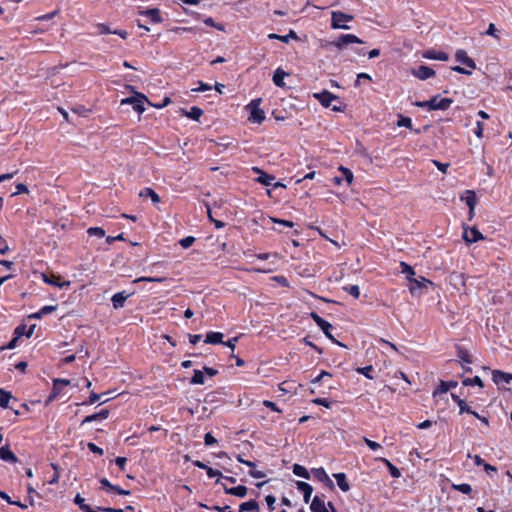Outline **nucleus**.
Segmentation results:
<instances>
[{
    "label": "nucleus",
    "mask_w": 512,
    "mask_h": 512,
    "mask_svg": "<svg viewBox=\"0 0 512 512\" xmlns=\"http://www.w3.org/2000/svg\"><path fill=\"white\" fill-rule=\"evenodd\" d=\"M310 317L314 320L317 326L323 331L325 336L334 341V337L330 333V330L333 328L332 325L320 317L316 312H311Z\"/></svg>",
    "instance_id": "7"
},
{
    "label": "nucleus",
    "mask_w": 512,
    "mask_h": 512,
    "mask_svg": "<svg viewBox=\"0 0 512 512\" xmlns=\"http://www.w3.org/2000/svg\"><path fill=\"white\" fill-rule=\"evenodd\" d=\"M432 162L437 167V169L439 171H441L442 173H447V170H448V168L450 166L449 163H442V162H440L438 160H432Z\"/></svg>",
    "instance_id": "52"
},
{
    "label": "nucleus",
    "mask_w": 512,
    "mask_h": 512,
    "mask_svg": "<svg viewBox=\"0 0 512 512\" xmlns=\"http://www.w3.org/2000/svg\"><path fill=\"white\" fill-rule=\"evenodd\" d=\"M140 14L148 17L150 22L154 24L161 23L163 21L160 10L158 8H150L145 11H141Z\"/></svg>",
    "instance_id": "19"
},
{
    "label": "nucleus",
    "mask_w": 512,
    "mask_h": 512,
    "mask_svg": "<svg viewBox=\"0 0 512 512\" xmlns=\"http://www.w3.org/2000/svg\"><path fill=\"white\" fill-rule=\"evenodd\" d=\"M193 465L195 467L199 468V469L205 470L206 474H207V476L209 478H213V477L221 478V477H223L222 473L219 470L213 469L212 467L206 465L205 463H203L200 460L193 461ZM216 483H219V479L216 480Z\"/></svg>",
    "instance_id": "10"
},
{
    "label": "nucleus",
    "mask_w": 512,
    "mask_h": 512,
    "mask_svg": "<svg viewBox=\"0 0 512 512\" xmlns=\"http://www.w3.org/2000/svg\"><path fill=\"white\" fill-rule=\"evenodd\" d=\"M424 57L432 60L447 61L449 56L443 51L429 50L424 54Z\"/></svg>",
    "instance_id": "25"
},
{
    "label": "nucleus",
    "mask_w": 512,
    "mask_h": 512,
    "mask_svg": "<svg viewBox=\"0 0 512 512\" xmlns=\"http://www.w3.org/2000/svg\"><path fill=\"white\" fill-rule=\"evenodd\" d=\"M70 385V380L68 379H60L56 378L53 380V387L52 390L46 400V404H49L53 402L55 399H57L63 391V388Z\"/></svg>",
    "instance_id": "6"
},
{
    "label": "nucleus",
    "mask_w": 512,
    "mask_h": 512,
    "mask_svg": "<svg viewBox=\"0 0 512 512\" xmlns=\"http://www.w3.org/2000/svg\"><path fill=\"white\" fill-rule=\"evenodd\" d=\"M407 279L411 283V287H410L411 292H413L415 290V288H421L423 286L421 281H419L413 277L408 276Z\"/></svg>",
    "instance_id": "59"
},
{
    "label": "nucleus",
    "mask_w": 512,
    "mask_h": 512,
    "mask_svg": "<svg viewBox=\"0 0 512 512\" xmlns=\"http://www.w3.org/2000/svg\"><path fill=\"white\" fill-rule=\"evenodd\" d=\"M268 38L269 39L279 40V41L284 42V43H288L290 41V39H298V36H297V34H296V32L294 30H290L287 35H278V34H275V33H270L268 35Z\"/></svg>",
    "instance_id": "27"
},
{
    "label": "nucleus",
    "mask_w": 512,
    "mask_h": 512,
    "mask_svg": "<svg viewBox=\"0 0 512 512\" xmlns=\"http://www.w3.org/2000/svg\"><path fill=\"white\" fill-rule=\"evenodd\" d=\"M463 238L467 243H475L484 239V236L477 228L473 227L464 231Z\"/></svg>",
    "instance_id": "14"
},
{
    "label": "nucleus",
    "mask_w": 512,
    "mask_h": 512,
    "mask_svg": "<svg viewBox=\"0 0 512 512\" xmlns=\"http://www.w3.org/2000/svg\"><path fill=\"white\" fill-rule=\"evenodd\" d=\"M42 279L45 283L47 284H50V285H53V286H56V287H63V286H69L70 285V282L69 281H66V282H61V276L60 275H56V274H45L43 273L42 274Z\"/></svg>",
    "instance_id": "11"
},
{
    "label": "nucleus",
    "mask_w": 512,
    "mask_h": 512,
    "mask_svg": "<svg viewBox=\"0 0 512 512\" xmlns=\"http://www.w3.org/2000/svg\"><path fill=\"white\" fill-rule=\"evenodd\" d=\"M462 384L464 386H473L477 385L480 388L484 387L483 380L479 376H474L473 378H466L462 381Z\"/></svg>",
    "instance_id": "39"
},
{
    "label": "nucleus",
    "mask_w": 512,
    "mask_h": 512,
    "mask_svg": "<svg viewBox=\"0 0 512 512\" xmlns=\"http://www.w3.org/2000/svg\"><path fill=\"white\" fill-rule=\"evenodd\" d=\"M288 76L283 69L277 68L273 75V82L277 87L283 88L285 86L284 78Z\"/></svg>",
    "instance_id": "28"
},
{
    "label": "nucleus",
    "mask_w": 512,
    "mask_h": 512,
    "mask_svg": "<svg viewBox=\"0 0 512 512\" xmlns=\"http://www.w3.org/2000/svg\"><path fill=\"white\" fill-rule=\"evenodd\" d=\"M261 102V98H256L251 100V102L246 106V109L249 111L248 120L252 123L261 124L265 120V112L260 108Z\"/></svg>",
    "instance_id": "2"
},
{
    "label": "nucleus",
    "mask_w": 512,
    "mask_h": 512,
    "mask_svg": "<svg viewBox=\"0 0 512 512\" xmlns=\"http://www.w3.org/2000/svg\"><path fill=\"white\" fill-rule=\"evenodd\" d=\"M204 443L206 446H212L217 443V440L211 433L208 432L204 436Z\"/></svg>",
    "instance_id": "55"
},
{
    "label": "nucleus",
    "mask_w": 512,
    "mask_h": 512,
    "mask_svg": "<svg viewBox=\"0 0 512 512\" xmlns=\"http://www.w3.org/2000/svg\"><path fill=\"white\" fill-rule=\"evenodd\" d=\"M356 371L359 373V374H362L364 375L366 378L368 379H374V376H373V366L372 365H368V366H365V367H359L356 369Z\"/></svg>",
    "instance_id": "42"
},
{
    "label": "nucleus",
    "mask_w": 512,
    "mask_h": 512,
    "mask_svg": "<svg viewBox=\"0 0 512 512\" xmlns=\"http://www.w3.org/2000/svg\"><path fill=\"white\" fill-rule=\"evenodd\" d=\"M398 127H406L408 129H412L413 124L410 117H406L403 115H398V121H397Z\"/></svg>",
    "instance_id": "41"
},
{
    "label": "nucleus",
    "mask_w": 512,
    "mask_h": 512,
    "mask_svg": "<svg viewBox=\"0 0 512 512\" xmlns=\"http://www.w3.org/2000/svg\"><path fill=\"white\" fill-rule=\"evenodd\" d=\"M26 333H27V326L25 324L18 325L14 330V336L17 337L18 339L21 336L26 335Z\"/></svg>",
    "instance_id": "49"
},
{
    "label": "nucleus",
    "mask_w": 512,
    "mask_h": 512,
    "mask_svg": "<svg viewBox=\"0 0 512 512\" xmlns=\"http://www.w3.org/2000/svg\"><path fill=\"white\" fill-rule=\"evenodd\" d=\"M315 97L324 107H330L332 105V102L334 100H337V96L326 90L321 93L315 94Z\"/></svg>",
    "instance_id": "15"
},
{
    "label": "nucleus",
    "mask_w": 512,
    "mask_h": 512,
    "mask_svg": "<svg viewBox=\"0 0 512 512\" xmlns=\"http://www.w3.org/2000/svg\"><path fill=\"white\" fill-rule=\"evenodd\" d=\"M465 194H466L464 197L465 203L469 207L470 213L472 214L473 210L475 208V205L477 203L476 195H475L474 191H471V190H467Z\"/></svg>",
    "instance_id": "31"
},
{
    "label": "nucleus",
    "mask_w": 512,
    "mask_h": 512,
    "mask_svg": "<svg viewBox=\"0 0 512 512\" xmlns=\"http://www.w3.org/2000/svg\"><path fill=\"white\" fill-rule=\"evenodd\" d=\"M97 28L99 34H112L113 32V30H111L109 26L104 23L98 24Z\"/></svg>",
    "instance_id": "62"
},
{
    "label": "nucleus",
    "mask_w": 512,
    "mask_h": 512,
    "mask_svg": "<svg viewBox=\"0 0 512 512\" xmlns=\"http://www.w3.org/2000/svg\"><path fill=\"white\" fill-rule=\"evenodd\" d=\"M198 84L199 86L197 88L192 89L193 92H205L212 89L211 85L204 83L202 81H199Z\"/></svg>",
    "instance_id": "53"
},
{
    "label": "nucleus",
    "mask_w": 512,
    "mask_h": 512,
    "mask_svg": "<svg viewBox=\"0 0 512 512\" xmlns=\"http://www.w3.org/2000/svg\"><path fill=\"white\" fill-rule=\"evenodd\" d=\"M455 59L456 61L466 65L467 67L471 69L476 68L475 61L468 56L467 52L465 50L459 49L455 53Z\"/></svg>",
    "instance_id": "13"
},
{
    "label": "nucleus",
    "mask_w": 512,
    "mask_h": 512,
    "mask_svg": "<svg viewBox=\"0 0 512 512\" xmlns=\"http://www.w3.org/2000/svg\"><path fill=\"white\" fill-rule=\"evenodd\" d=\"M324 498H325V496L323 494L315 495L311 501L310 510L312 512H330L328 510V508L326 507Z\"/></svg>",
    "instance_id": "9"
},
{
    "label": "nucleus",
    "mask_w": 512,
    "mask_h": 512,
    "mask_svg": "<svg viewBox=\"0 0 512 512\" xmlns=\"http://www.w3.org/2000/svg\"><path fill=\"white\" fill-rule=\"evenodd\" d=\"M147 102L151 105L149 99L142 93H136L135 96L127 97L121 100V105H132L133 109L138 113L145 111L144 104Z\"/></svg>",
    "instance_id": "4"
},
{
    "label": "nucleus",
    "mask_w": 512,
    "mask_h": 512,
    "mask_svg": "<svg viewBox=\"0 0 512 512\" xmlns=\"http://www.w3.org/2000/svg\"><path fill=\"white\" fill-rule=\"evenodd\" d=\"M338 170L342 173L343 178L346 180L348 185H351L354 179L352 171L344 166H340Z\"/></svg>",
    "instance_id": "40"
},
{
    "label": "nucleus",
    "mask_w": 512,
    "mask_h": 512,
    "mask_svg": "<svg viewBox=\"0 0 512 512\" xmlns=\"http://www.w3.org/2000/svg\"><path fill=\"white\" fill-rule=\"evenodd\" d=\"M74 503L82 512H91V506L85 503V499L80 494L75 496Z\"/></svg>",
    "instance_id": "36"
},
{
    "label": "nucleus",
    "mask_w": 512,
    "mask_h": 512,
    "mask_svg": "<svg viewBox=\"0 0 512 512\" xmlns=\"http://www.w3.org/2000/svg\"><path fill=\"white\" fill-rule=\"evenodd\" d=\"M413 75L420 80H426L433 77L435 75V71L429 66L420 65L413 71Z\"/></svg>",
    "instance_id": "12"
},
{
    "label": "nucleus",
    "mask_w": 512,
    "mask_h": 512,
    "mask_svg": "<svg viewBox=\"0 0 512 512\" xmlns=\"http://www.w3.org/2000/svg\"><path fill=\"white\" fill-rule=\"evenodd\" d=\"M183 113L186 117L199 121L200 117L203 115V110L197 106H193L189 111L183 110Z\"/></svg>",
    "instance_id": "30"
},
{
    "label": "nucleus",
    "mask_w": 512,
    "mask_h": 512,
    "mask_svg": "<svg viewBox=\"0 0 512 512\" xmlns=\"http://www.w3.org/2000/svg\"><path fill=\"white\" fill-rule=\"evenodd\" d=\"M223 488H224V492L226 494L233 495V496H236L239 498H244L248 493V489L244 485H239V486L230 487V488H228L224 485Z\"/></svg>",
    "instance_id": "20"
},
{
    "label": "nucleus",
    "mask_w": 512,
    "mask_h": 512,
    "mask_svg": "<svg viewBox=\"0 0 512 512\" xmlns=\"http://www.w3.org/2000/svg\"><path fill=\"white\" fill-rule=\"evenodd\" d=\"M354 43L362 44L363 41L360 38H358L356 35H354V34H341L335 40H333L330 43V45H332L335 48L341 50L345 46H347L349 44H354Z\"/></svg>",
    "instance_id": "5"
},
{
    "label": "nucleus",
    "mask_w": 512,
    "mask_h": 512,
    "mask_svg": "<svg viewBox=\"0 0 512 512\" xmlns=\"http://www.w3.org/2000/svg\"><path fill=\"white\" fill-rule=\"evenodd\" d=\"M314 475L319 481H322V482H324L325 479L328 477L327 473L325 472V470L323 468L315 469Z\"/></svg>",
    "instance_id": "51"
},
{
    "label": "nucleus",
    "mask_w": 512,
    "mask_h": 512,
    "mask_svg": "<svg viewBox=\"0 0 512 512\" xmlns=\"http://www.w3.org/2000/svg\"><path fill=\"white\" fill-rule=\"evenodd\" d=\"M166 281L165 277H139L135 280V282H156V283H163Z\"/></svg>",
    "instance_id": "46"
},
{
    "label": "nucleus",
    "mask_w": 512,
    "mask_h": 512,
    "mask_svg": "<svg viewBox=\"0 0 512 512\" xmlns=\"http://www.w3.org/2000/svg\"><path fill=\"white\" fill-rule=\"evenodd\" d=\"M99 482L101 484V489L110 491L111 488H114V485L106 478H101Z\"/></svg>",
    "instance_id": "63"
},
{
    "label": "nucleus",
    "mask_w": 512,
    "mask_h": 512,
    "mask_svg": "<svg viewBox=\"0 0 512 512\" xmlns=\"http://www.w3.org/2000/svg\"><path fill=\"white\" fill-rule=\"evenodd\" d=\"M492 379L497 385H499L502 382L508 384L510 383V381H512V375L500 370H493Z\"/></svg>",
    "instance_id": "21"
},
{
    "label": "nucleus",
    "mask_w": 512,
    "mask_h": 512,
    "mask_svg": "<svg viewBox=\"0 0 512 512\" xmlns=\"http://www.w3.org/2000/svg\"><path fill=\"white\" fill-rule=\"evenodd\" d=\"M88 449L92 452V453H95V454H98L100 456L103 455L104 451L102 448L98 447L96 444L94 443H88L87 445Z\"/></svg>",
    "instance_id": "58"
},
{
    "label": "nucleus",
    "mask_w": 512,
    "mask_h": 512,
    "mask_svg": "<svg viewBox=\"0 0 512 512\" xmlns=\"http://www.w3.org/2000/svg\"><path fill=\"white\" fill-rule=\"evenodd\" d=\"M452 400L458 405L459 413H468L474 415L476 411L472 410V408L466 403L465 400L461 399L458 395L451 393Z\"/></svg>",
    "instance_id": "17"
},
{
    "label": "nucleus",
    "mask_w": 512,
    "mask_h": 512,
    "mask_svg": "<svg viewBox=\"0 0 512 512\" xmlns=\"http://www.w3.org/2000/svg\"><path fill=\"white\" fill-rule=\"evenodd\" d=\"M401 272L407 274V277H412L415 275L414 269L407 264L406 262H400Z\"/></svg>",
    "instance_id": "47"
},
{
    "label": "nucleus",
    "mask_w": 512,
    "mask_h": 512,
    "mask_svg": "<svg viewBox=\"0 0 512 512\" xmlns=\"http://www.w3.org/2000/svg\"><path fill=\"white\" fill-rule=\"evenodd\" d=\"M354 16L351 14L344 13L342 11H332L331 12V28L332 29H343L348 30L350 26L346 23L353 21Z\"/></svg>",
    "instance_id": "3"
},
{
    "label": "nucleus",
    "mask_w": 512,
    "mask_h": 512,
    "mask_svg": "<svg viewBox=\"0 0 512 512\" xmlns=\"http://www.w3.org/2000/svg\"><path fill=\"white\" fill-rule=\"evenodd\" d=\"M91 512H123V510L115 508L91 507Z\"/></svg>",
    "instance_id": "60"
},
{
    "label": "nucleus",
    "mask_w": 512,
    "mask_h": 512,
    "mask_svg": "<svg viewBox=\"0 0 512 512\" xmlns=\"http://www.w3.org/2000/svg\"><path fill=\"white\" fill-rule=\"evenodd\" d=\"M452 103L453 100L451 98H441L439 95H436L426 101H417L414 103V105L420 108H426L429 111H444L447 110Z\"/></svg>",
    "instance_id": "1"
},
{
    "label": "nucleus",
    "mask_w": 512,
    "mask_h": 512,
    "mask_svg": "<svg viewBox=\"0 0 512 512\" xmlns=\"http://www.w3.org/2000/svg\"><path fill=\"white\" fill-rule=\"evenodd\" d=\"M195 241H196L195 237L187 236V237L181 239L179 243H180L182 248L187 249L190 246H192L195 243Z\"/></svg>",
    "instance_id": "48"
},
{
    "label": "nucleus",
    "mask_w": 512,
    "mask_h": 512,
    "mask_svg": "<svg viewBox=\"0 0 512 512\" xmlns=\"http://www.w3.org/2000/svg\"><path fill=\"white\" fill-rule=\"evenodd\" d=\"M296 485L297 489L303 493L304 502L308 504L313 493V487L309 483L303 481H297Z\"/></svg>",
    "instance_id": "16"
},
{
    "label": "nucleus",
    "mask_w": 512,
    "mask_h": 512,
    "mask_svg": "<svg viewBox=\"0 0 512 512\" xmlns=\"http://www.w3.org/2000/svg\"><path fill=\"white\" fill-rule=\"evenodd\" d=\"M456 352H457V357L462 360L463 362L467 363V364H470L472 363V357L471 355L469 354V352L467 351V349H465L464 347L462 346H457L456 348Z\"/></svg>",
    "instance_id": "34"
},
{
    "label": "nucleus",
    "mask_w": 512,
    "mask_h": 512,
    "mask_svg": "<svg viewBox=\"0 0 512 512\" xmlns=\"http://www.w3.org/2000/svg\"><path fill=\"white\" fill-rule=\"evenodd\" d=\"M0 459L10 463H16L18 461V458L11 451L8 445L0 448Z\"/></svg>",
    "instance_id": "22"
},
{
    "label": "nucleus",
    "mask_w": 512,
    "mask_h": 512,
    "mask_svg": "<svg viewBox=\"0 0 512 512\" xmlns=\"http://www.w3.org/2000/svg\"><path fill=\"white\" fill-rule=\"evenodd\" d=\"M12 398V395L10 392L5 391L4 389H0V407L1 408H8V404L10 399Z\"/></svg>",
    "instance_id": "38"
},
{
    "label": "nucleus",
    "mask_w": 512,
    "mask_h": 512,
    "mask_svg": "<svg viewBox=\"0 0 512 512\" xmlns=\"http://www.w3.org/2000/svg\"><path fill=\"white\" fill-rule=\"evenodd\" d=\"M223 337H224V335L221 332L210 331L206 334L205 343L213 344V345L222 344V343H224Z\"/></svg>",
    "instance_id": "23"
},
{
    "label": "nucleus",
    "mask_w": 512,
    "mask_h": 512,
    "mask_svg": "<svg viewBox=\"0 0 512 512\" xmlns=\"http://www.w3.org/2000/svg\"><path fill=\"white\" fill-rule=\"evenodd\" d=\"M312 402L316 405H321V406H324L326 408H330L331 407V402L326 399V398H315L312 400Z\"/></svg>",
    "instance_id": "54"
},
{
    "label": "nucleus",
    "mask_w": 512,
    "mask_h": 512,
    "mask_svg": "<svg viewBox=\"0 0 512 512\" xmlns=\"http://www.w3.org/2000/svg\"><path fill=\"white\" fill-rule=\"evenodd\" d=\"M376 460L382 462L388 468L390 475L393 478L401 477L400 470L396 466H394L388 459L380 457V458H376Z\"/></svg>",
    "instance_id": "26"
},
{
    "label": "nucleus",
    "mask_w": 512,
    "mask_h": 512,
    "mask_svg": "<svg viewBox=\"0 0 512 512\" xmlns=\"http://www.w3.org/2000/svg\"><path fill=\"white\" fill-rule=\"evenodd\" d=\"M293 473L296 476L304 478V479H309L310 478V474H309L308 470L304 466H302L300 464H294L293 465Z\"/></svg>",
    "instance_id": "35"
},
{
    "label": "nucleus",
    "mask_w": 512,
    "mask_h": 512,
    "mask_svg": "<svg viewBox=\"0 0 512 512\" xmlns=\"http://www.w3.org/2000/svg\"><path fill=\"white\" fill-rule=\"evenodd\" d=\"M263 405L269 409H271L272 411H275V412H278V413H281V409L277 406L276 403L270 401V400H264L263 401Z\"/></svg>",
    "instance_id": "56"
},
{
    "label": "nucleus",
    "mask_w": 512,
    "mask_h": 512,
    "mask_svg": "<svg viewBox=\"0 0 512 512\" xmlns=\"http://www.w3.org/2000/svg\"><path fill=\"white\" fill-rule=\"evenodd\" d=\"M343 290L353 296L355 299H358L360 296V289L357 285H348L343 287Z\"/></svg>",
    "instance_id": "45"
},
{
    "label": "nucleus",
    "mask_w": 512,
    "mask_h": 512,
    "mask_svg": "<svg viewBox=\"0 0 512 512\" xmlns=\"http://www.w3.org/2000/svg\"><path fill=\"white\" fill-rule=\"evenodd\" d=\"M131 294H126L125 291L118 292L114 294L111 298L112 305L114 309L123 308L125 305V301Z\"/></svg>",
    "instance_id": "18"
},
{
    "label": "nucleus",
    "mask_w": 512,
    "mask_h": 512,
    "mask_svg": "<svg viewBox=\"0 0 512 512\" xmlns=\"http://www.w3.org/2000/svg\"><path fill=\"white\" fill-rule=\"evenodd\" d=\"M115 463L120 468V470L124 471L126 469L127 458L126 457H117L115 459Z\"/></svg>",
    "instance_id": "64"
},
{
    "label": "nucleus",
    "mask_w": 512,
    "mask_h": 512,
    "mask_svg": "<svg viewBox=\"0 0 512 512\" xmlns=\"http://www.w3.org/2000/svg\"><path fill=\"white\" fill-rule=\"evenodd\" d=\"M99 399H100V395L99 394H97L95 392H91L90 395H89V398L86 401H84L82 403V405H92L95 402H97Z\"/></svg>",
    "instance_id": "50"
},
{
    "label": "nucleus",
    "mask_w": 512,
    "mask_h": 512,
    "mask_svg": "<svg viewBox=\"0 0 512 512\" xmlns=\"http://www.w3.org/2000/svg\"><path fill=\"white\" fill-rule=\"evenodd\" d=\"M252 171L259 175L256 178V181L258 183H261L264 186L272 185V182L275 180V176L274 175H271V174H268V173L264 172L259 167H252Z\"/></svg>",
    "instance_id": "8"
},
{
    "label": "nucleus",
    "mask_w": 512,
    "mask_h": 512,
    "mask_svg": "<svg viewBox=\"0 0 512 512\" xmlns=\"http://www.w3.org/2000/svg\"><path fill=\"white\" fill-rule=\"evenodd\" d=\"M458 385L457 381H440V384L436 391L434 392V395L437 393H446L451 388H455Z\"/></svg>",
    "instance_id": "32"
},
{
    "label": "nucleus",
    "mask_w": 512,
    "mask_h": 512,
    "mask_svg": "<svg viewBox=\"0 0 512 512\" xmlns=\"http://www.w3.org/2000/svg\"><path fill=\"white\" fill-rule=\"evenodd\" d=\"M139 196L146 198L149 197L154 204L160 202L159 195L150 187H145L144 189H142L139 193Z\"/></svg>",
    "instance_id": "29"
},
{
    "label": "nucleus",
    "mask_w": 512,
    "mask_h": 512,
    "mask_svg": "<svg viewBox=\"0 0 512 512\" xmlns=\"http://www.w3.org/2000/svg\"><path fill=\"white\" fill-rule=\"evenodd\" d=\"M364 442L373 451L378 450V449L381 448V445L379 443H377L375 441H372V440H370V439H368L366 437L364 438Z\"/></svg>",
    "instance_id": "61"
},
{
    "label": "nucleus",
    "mask_w": 512,
    "mask_h": 512,
    "mask_svg": "<svg viewBox=\"0 0 512 512\" xmlns=\"http://www.w3.org/2000/svg\"><path fill=\"white\" fill-rule=\"evenodd\" d=\"M452 488L456 491L463 493V494H470L472 492V487L468 483L453 484Z\"/></svg>",
    "instance_id": "43"
},
{
    "label": "nucleus",
    "mask_w": 512,
    "mask_h": 512,
    "mask_svg": "<svg viewBox=\"0 0 512 512\" xmlns=\"http://www.w3.org/2000/svg\"><path fill=\"white\" fill-rule=\"evenodd\" d=\"M87 234L89 236H96L98 238H103L105 236V230L101 227H90L87 230Z\"/></svg>",
    "instance_id": "44"
},
{
    "label": "nucleus",
    "mask_w": 512,
    "mask_h": 512,
    "mask_svg": "<svg viewBox=\"0 0 512 512\" xmlns=\"http://www.w3.org/2000/svg\"><path fill=\"white\" fill-rule=\"evenodd\" d=\"M28 192H29L28 187L25 184L18 183L16 185V192H14L12 194V196H15V195H18V194H25V193H28Z\"/></svg>",
    "instance_id": "57"
},
{
    "label": "nucleus",
    "mask_w": 512,
    "mask_h": 512,
    "mask_svg": "<svg viewBox=\"0 0 512 512\" xmlns=\"http://www.w3.org/2000/svg\"><path fill=\"white\" fill-rule=\"evenodd\" d=\"M334 478L336 479V482H337V485L338 487L343 491V492H347L350 490V485L347 481V477H346V474L343 473V472H340V473H335L334 475Z\"/></svg>",
    "instance_id": "24"
},
{
    "label": "nucleus",
    "mask_w": 512,
    "mask_h": 512,
    "mask_svg": "<svg viewBox=\"0 0 512 512\" xmlns=\"http://www.w3.org/2000/svg\"><path fill=\"white\" fill-rule=\"evenodd\" d=\"M259 510V504L256 500H249L239 505V512Z\"/></svg>",
    "instance_id": "33"
},
{
    "label": "nucleus",
    "mask_w": 512,
    "mask_h": 512,
    "mask_svg": "<svg viewBox=\"0 0 512 512\" xmlns=\"http://www.w3.org/2000/svg\"><path fill=\"white\" fill-rule=\"evenodd\" d=\"M193 385H203L205 383L204 372L201 370H194L193 377L190 380Z\"/></svg>",
    "instance_id": "37"
}]
</instances>
